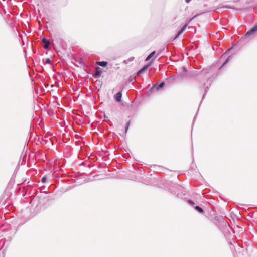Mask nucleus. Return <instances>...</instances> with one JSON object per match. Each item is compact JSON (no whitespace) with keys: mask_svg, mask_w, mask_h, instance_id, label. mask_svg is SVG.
<instances>
[{"mask_svg":"<svg viewBox=\"0 0 257 257\" xmlns=\"http://www.w3.org/2000/svg\"><path fill=\"white\" fill-rule=\"evenodd\" d=\"M196 16L193 17L191 19H190L181 28V29L178 32L176 36L175 37L174 39H175L177 38L182 32L185 29L188 24L192 21V19H193Z\"/></svg>","mask_w":257,"mask_h":257,"instance_id":"f257e3e1","label":"nucleus"},{"mask_svg":"<svg viewBox=\"0 0 257 257\" xmlns=\"http://www.w3.org/2000/svg\"><path fill=\"white\" fill-rule=\"evenodd\" d=\"M257 31V24L250 29L245 34V36H249Z\"/></svg>","mask_w":257,"mask_h":257,"instance_id":"f03ea898","label":"nucleus"},{"mask_svg":"<svg viewBox=\"0 0 257 257\" xmlns=\"http://www.w3.org/2000/svg\"><path fill=\"white\" fill-rule=\"evenodd\" d=\"M42 42L44 44V48L45 49L48 48V47L50 45L49 41L47 40L45 38H43L42 39Z\"/></svg>","mask_w":257,"mask_h":257,"instance_id":"7ed1b4c3","label":"nucleus"},{"mask_svg":"<svg viewBox=\"0 0 257 257\" xmlns=\"http://www.w3.org/2000/svg\"><path fill=\"white\" fill-rule=\"evenodd\" d=\"M121 96H122V94H121V92H119L115 95L114 97H115V100L117 101L120 102L121 101Z\"/></svg>","mask_w":257,"mask_h":257,"instance_id":"20e7f679","label":"nucleus"},{"mask_svg":"<svg viewBox=\"0 0 257 257\" xmlns=\"http://www.w3.org/2000/svg\"><path fill=\"white\" fill-rule=\"evenodd\" d=\"M148 67H149V65H146V66H144L143 68H142L138 71L137 75L142 74L143 72L147 70L148 69Z\"/></svg>","mask_w":257,"mask_h":257,"instance_id":"39448f33","label":"nucleus"},{"mask_svg":"<svg viewBox=\"0 0 257 257\" xmlns=\"http://www.w3.org/2000/svg\"><path fill=\"white\" fill-rule=\"evenodd\" d=\"M96 64L101 66H106L107 65V62L105 61H100L96 62Z\"/></svg>","mask_w":257,"mask_h":257,"instance_id":"423d86ee","label":"nucleus"},{"mask_svg":"<svg viewBox=\"0 0 257 257\" xmlns=\"http://www.w3.org/2000/svg\"><path fill=\"white\" fill-rule=\"evenodd\" d=\"M155 54V51L152 52L150 55H148V56L146 59V61H148L149 59H150Z\"/></svg>","mask_w":257,"mask_h":257,"instance_id":"0eeeda50","label":"nucleus"},{"mask_svg":"<svg viewBox=\"0 0 257 257\" xmlns=\"http://www.w3.org/2000/svg\"><path fill=\"white\" fill-rule=\"evenodd\" d=\"M165 85L164 82L161 83L159 85H158L156 88L157 90H159L160 88H162Z\"/></svg>","mask_w":257,"mask_h":257,"instance_id":"6e6552de","label":"nucleus"},{"mask_svg":"<svg viewBox=\"0 0 257 257\" xmlns=\"http://www.w3.org/2000/svg\"><path fill=\"white\" fill-rule=\"evenodd\" d=\"M196 209L199 212L202 213L203 212V210L202 208L200 207L199 206H197L195 207Z\"/></svg>","mask_w":257,"mask_h":257,"instance_id":"1a4fd4ad","label":"nucleus"},{"mask_svg":"<svg viewBox=\"0 0 257 257\" xmlns=\"http://www.w3.org/2000/svg\"><path fill=\"white\" fill-rule=\"evenodd\" d=\"M99 75H100V72H99V71L97 70V71L95 72V74H94V75H95V76H99Z\"/></svg>","mask_w":257,"mask_h":257,"instance_id":"9d476101","label":"nucleus"},{"mask_svg":"<svg viewBox=\"0 0 257 257\" xmlns=\"http://www.w3.org/2000/svg\"><path fill=\"white\" fill-rule=\"evenodd\" d=\"M229 58H230V57H228V58H227V59L224 61V62L223 63V65H222V67H223L224 65H225V64L227 63V62L228 61V60H229Z\"/></svg>","mask_w":257,"mask_h":257,"instance_id":"9b49d317","label":"nucleus"},{"mask_svg":"<svg viewBox=\"0 0 257 257\" xmlns=\"http://www.w3.org/2000/svg\"><path fill=\"white\" fill-rule=\"evenodd\" d=\"M46 180V177H43V178H42V182L43 183H45Z\"/></svg>","mask_w":257,"mask_h":257,"instance_id":"f8f14e48","label":"nucleus"},{"mask_svg":"<svg viewBox=\"0 0 257 257\" xmlns=\"http://www.w3.org/2000/svg\"><path fill=\"white\" fill-rule=\"evenodd\" d=\"M46 63L47 64H49L50 63V59L49 58H47L46 59Z\"/></svg>","mask_w":257,"mask_h":257,"instance_id":"ddd939ff","label":"nucleus"},{"mask_svg":"<svg viewBox=\"0 0 257 257\" xmlns=\"http://www.w3.org/2000/svg\"><path fill=\"white\" fill-rule=\"evenodd\" d=\"M188 202H189L190 204H192V205H194V202H193V201L191 200H188Z\"/></svg>","mask_w":257,"mask_h":257,"instance_id":"4468645a","label":"nucleus"},{"mask_svg":"<svg viewBox=\"0 0 257 257\" xmlns=\"http://www.w3.org/2000/svg\"><path fill=\"white\" fill-rule=\"evenodd\" d=\"M129 124H130V122H128L127 123V124H126V128H125V132L127 131L128 128Z\"/></svg>","mask_w":257,"mask_h":257,"instance_id":"2eb2a0df","label":"nucleus"},{"mask_svg":"<svg viewBox=\"0 0 257 257\" xmlns=\"http://www.w3.org/2000/svg\"><path fill=\"white\" fill-rule=\"evenodd\" d=\"M191 0H186V3H189Z\"/></svg>","mask_w":257,"mask_h":257,"instance_id":"dca6fc26","label":"nucleus"}]
</instances>
